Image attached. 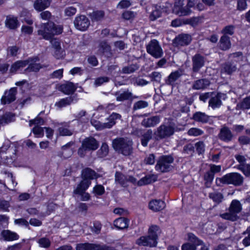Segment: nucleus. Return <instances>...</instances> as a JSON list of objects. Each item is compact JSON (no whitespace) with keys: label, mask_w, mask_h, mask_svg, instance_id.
<instances>
[{"label":"nucleus","mask_w":250,"mask_h":250,"mask_svg":"<svg viewBox=\"0 0 250 250\" xmlns=\"http://www.w3.org/2000/svg\"><path fill=\"white\" fill-rule=\"evenodd\" d=\"M62 25H56L53 22H48L41 25L38 30V34L42 36L43 39L49 40L55 35L62 33Z\"/></svg>","instance_id":"nucleus-1"},{"label":"nucleus","mask_w":250,"mask_h":250,"mask_svg":"<svg viewBox=\"0 0 250 250\" xmlns=\"http://www.w3.org/2000/svg\"><path fill=\"white\" fill-rule=\"evenodd\" d=\"M243 182V176L236 172L228 173L222 177L216 178L215 180L216 184L219 187L230 184L238 186L241 185Z\"/></svg>","instance_id":"nucleus-2"},{"label":"nucleus","mask_w":250,"mask_h":250,"mask_svg":"<svg viewBox=\"0 0 250 250\" xmlns=\"http://www.w3.org/2000/svg\"><path fill=\"white\" fill-rule=\"evenodd\" d=\"M132 146V141L128 139L119 138L112 141L113 148L124 155H129L131 153Z\"/></svg>","instance_id":"nucleus-3"},{"label":"nucleus","mask_w":250,"mask_h":250,"mask_svg":"<svg viewBox=\"0 0 250 250\" xmlns=\"http://www.w3.org/2000/svg\"><path fill=\"white\" fill-rule=\"evenodd\" d=\"M242 209V206L240 202L237 200H233L229 208V211L221 214V216L225 219L234 221L238 219V214Z\"/></svg>","instance_id":"nucleus-4"},{"label":"nucleus","mask_w":250,"mask_h":250,"mask_svg":"<svg viewBox=\"0 0 250 250\" xmlns=\"http://www.w3.org/2000/svg\"><path fill=\"white\" fill-rule=\"evenodd\" d=\"M173 158L170 155H163L159 158L155 165V170L160 172H167L172 168Z\"/></svg>","instance_id":"nucleus-5"},{"label":"nucleus","mask_w":250,"mask_h":250,"mask_svg":"<svg viewBox=\"0 0 250 250\" xmlns=\"http://www.w3.org/2000/svg\"><path fill=\"white\" fill-rule=\"evenodd\" d=\"M121 117L120 114L113 113L108 118V122L106 123H101L99 121L91 120V124L97 130L110 128L115 124V120L120 119Z\"/></svg>","instance_id":"nucleus-6"},{"label":"nucleus","mask_w":250,"mask_h":250,"mask_svg":"<svg viewBox=\"0 0 250 250\" xmlns=\"http://www.w3.org/2000/svg\"><path fill=\"white\" fill-rule=\"evenodd\" d=\"M147 52L155 59L161 58L164 54L163 50L159 43L155 39L151 40L146 45Z\"/></svg>","instance_id":"nucleus-7"},{"label":"nucleus","mask_w":250,"mask_h":250,"mask_svg":"<svg viewBox=\"0 0 250 250\" xmlns=\"http://www.w3.org/2000/svg\"><path fill=\"white\" fill-rule=\"evenodd\" d=\"M174 133V129L172 126L162 125L154 132V137L156 140L158 141L168 138L172 135Z\"/></svg>","instance_id":"nucleus-8"},{"label":"nucleus","mask_w":250,"mask_h":250,"mask_svg":"<svg viewBox=\"0 0 250 250\" xmlns=\"http://www.w3.org/2000/svg\"><path fill=\"white\" fill-rule=\"evenodd\" d=\"M188 236V240L192 244L187 243L183 244L182 246V250H196L197 246L202 245V241L198 239L194 234L189 233Z\"/></svg>","instance_id":"nucleus-9"},{"label":"nucleus","mask_w":250,"mask_h":250,"mask_svg":"<svg viewBox=\"0 0 250 250\" xmlns=\"http://www.w3.org/2000/svg\"><path fill=\"white\" fill-rule=\"evenodd\" d=\"M75 27L81 31H85L90 25V21L84 15L77 16L74 21Z\"/></svg>","instance_id":"nucleus-10"},{"label":"nucleus","mask_w":250,"mask_h":250,"mask_svg":"<svg viewBox=\"0 0 250 250\" xmlns=\"http://www.w3.org/2000/svg\"><path fill=\"white\" fill-rule=\"evenodd\" d=\"M184 0H179L176 2L173 8V11L180 16H187L190 14L191 10L187 5L184 7Z\"/></svg>","instance_id":"nucleus-11"},{"label":"nucleus","mask_w":250,"mask_h":250,"mask_svg":"<svg viewBox=\"0 0 250 250\" xmlns=\"http://www.w3.org/2000/svg\"><path fill=\"white\" fill-rule=\"evenodd\" d=\"M226 98L225 94L218 93L211 97L208 102L209 106L213 109L219 108L222 104V100H225Z\"/></svg>","instance_id":"nucleus-12"},{"label":"nucleus","mask_w":250,"mask_h":250,"mask_svg":"<svg viewBox=\"0 0 250 250\" xmlns=\"http://www.w3.org/2000/svg\"><path fill=\"white\" fill-rule=\"evenodd\" d=\"M192 70L194 72H197L205 64V59L203 56L199 54H196L192 58Z\"/></svg>","instance_id":"nucleus-13"},{"label":"nucleus","mask_w":250,"mask_h":250,"mask_svg":"<svg viewBox=\"0 0 250 250\" xmlns=\"http://www.w3.org/2000/svg\"><path fill=\"white\" fill-rule=\"evenodd\" d=\"M17 88H11L9 91H5L4 95L2 97L1 102L2 104H8L16 100Z\"/></svg>","instance_id":"nucleus-14"},{"label":"nucleus","mask_w":250,"mask_h":250,"mask_svg":"<svg viewBox=\"0 0 250 250\" xmlns=\"http://www.w3.org/2000/svg\"><path fill=\"white\" fill-rule=\"evenodd\" d=\"M191 41V36L188 34L179 35L174 40L173 44L176 47L188 45Z\"/></svg>","instance_id":"nucleus-15"},{"label":"nucleus","mask_w":250,"mask_h":250,"mask_svg":"<svg viewBox=\"0 0 250 250\" xmlns=\"http://www.w3.org/2000/svg\"><path fill=\"white\" fill-rule=\"evenodd\" d=\"M136 243L139 246H143L149 247H155L157 245L148 235L147 236H142L137 239Z\"/></svg>","instance_id":"nucleus-16"},{"label":"nucleus","mask_w":250,"mask_h":250,"mask_svg":"<svg viewBox=\"0 0 250 250\" xmlns=\"http://www.w3.org/2000/svg\"><path fill=\"white\" fill-rule=\"evenodd\" d=\"M136 181L134 177L132 176H125L120 172H117L115 174V182L122 186H126L128 182L135 183Z\"/></svg>","instance_id":"nucleus-17"},{"label":"nucleus","mask_w":250,"mask_h":250,"mask_svg":"<svg viewBox=\"0 0 250 250\" xmlns=\"http://www.w3.org/2000/svg\"><path fill=\"white\" fill-rule=\"evenodd\" d=\"M183 71L178 69L172 72L166 80V83L167 84L174 86L176 84L177 81L182 76Z\"/></svg>","instance_id":"nucleus-18"},{"label":"nucleus","mask_w":250,"mask_h":250,"mask_svg":"<svg viewBox=\"0 0 250 250\" xmlns=\"http://www.w3.org/2000/svg\"><path fill=\"white\" fill-rule=\"evenodd\" d=\"M83 146L88 151H93L97 149L99 146V143L93 137L86 138L82 142Z\"/></svg>","instance_id":"nucleus-19"},{"label":"nucleus","mask_w":250,"mask_h":250,"mask_svg":"<svg viewBox=\"0 0 250 250\" xmlns=\"http://www.w3.org/2000/svg\"><path fill=\"white\" fill-rule=\"evenodd\" d=\"M27 61H29V66L25 70L27 72H38L42 67L40 63H36L39 61L38 57H36L32 58H29Z\"/></svg>","instance_id":"nucleus-20"},{"label":"nucleus","mask_w":250,"mask_h":250,"mask_svg":"<svg viewBox=\"0 0 250 250\" xmlns=\"http://www.w3.org/2000/svg\"><path fill=\"white\" fill-rule=\"evenodd\" d=\"M161 233L160 227L156 225H151L148 229V235L156 242L158 243L159 236Z\"/></svg>","instance_id":"nucleus-21"},{"label":"nucleus","mask_w":250,"mask_h":250,"mask_svg":"<svg viewBox=\"0 0 250 250\" xmlns=\"http://www.w3.org/2000/svg\"><path fill=\"white\" fill-rule=\"evenodd\" d=\"M77 250H107L104 246L92 244H80L77 245Z\"/></svg>","instance_id":"nucleus-22"},{"label":"nucleus","mask_w":250,"mask_h":250,"mask_svg":"<svg viewBox=\"0 0 250 250\" xmlns=\"http://www.w3.org/2000/svg\"><path fill=\"white\" fill-rule=\"evenodd\" d=\"M233 135L230 129L227 127H222L219 134V138L224 142H229L231 140Z\"/></svg>","instance_id":"nucleus-23"},{"label":"nucleus","mask_w":250,"mask_h":250,"mask_svg":"<svg viewBox=\"0 0 250 250\" xmlns=\"http://www.w3.org/2000/svg\"><path fill=\"white\" fill-rule=\"evenodd\" d=\"M160 122L159 116H155L144 119L142 122V125L146 127H152L159 124Z\"/></svg>","instance_id":"nucleus-24"},{"label":"nucleus","mask_w":250,"mask_h":250,"mask_svg":"<svg viewBox=\"0 0 250 250\" xmlns=\"http://www.w3.org/2000/svg\"><path fill=\"white\" fill-rule=\"evenodd\" d=\"M166 207L165 203L161 200H153L150 201L149 208L154 211H159Z\"/></svg>","instance_id":"nucleus-25"},{"label":"nucleus","mask_w":250,"mask_h":250,"mask_svg":"<svg viewBox=\"0 0 250 250\" xmlns=\"http://www.w3.org/2000/svg\"><path fill=\"white\" fill-rule=\"evenodd\" d=\"M1 235L5 241H12L19 239V235L10 230H3L1 232Z\"/></svg>","instance_id":"nucleus-26"},{"label":"nucleus","mask_w":250,"mask_h":250,"mask_svg":"<svg viewBox=\"0 0 250 250\" xmlns=\"http://www.w3.org/2000/svg\"><path fill=\"white\" fill-rule=\"evenodd\" d=\"M91 183L90 181L83 179L74 190V193L76 194H82L88 188Z\"/></svg>","instance_id":"nucleus-27"},{"label":"nucleus","mask_w":250,"mask_h":250,"mask_svg":"<svg viewBox=\"0 0 250 250\" xmlns=\"http://www.w3.org/2000/svg\"><path fill=\"white\" fill-rule=\"evenodd\" d=\"M51 0H36L34 7L38 11H42L49 6Z\"/></svg>","instance_id":"nucleus-28"},{"label":"nucleus","mask_w":250,"mask_h":250,"mask_svg":"<svg viewBox=\"0 0 250 250\" xmlns=\"http://www.w3.org/2000/svg\"><path fill=\"white\" fill-rule=\"evenodd\" d=\"M58 131L61 136H71L73 131L69 129V124L67 123L58 124Z\"/></svg>","instance_id":"nucleus-29"},{"label":"nucleus","mask_w":250,"mask_h":250,"mask_svg":"<svg viewBox=\"0 0 250 250\" xmlns=\"http://www.w3.org/2000/svg\"><path fill=\"white\" fill-rule=\"evenodd\" d=\"M193 119L196 122H200L202 123H207L210 120V117L201 112H196L195 113L192 117Z\"/></svg>","instance_id":"nucleus-30"},{"label":"nucleus","mask_w":250,"mask_h":250,"mask_svg":"<svg viewBox=\"0 0 250 250\" xmlns=\"http://www.w3.org/2000/svg\"><path fill=\"white\" fill-rule=\"evenodd\" d=\"M129 220L123 217H120L116 219L114 222L115 227L119 229L127 228L129 225Z\"/></svg>","instance_id":"nucleus-31"},{"label":"nucleus","mask_w":250,"mask_h":250,"mask_svg":"<svg viewBox=\"0 0 250 250\" xmlns=\"http://www.w3.org/2000/svg\"><path fill=\"white\" fill-rule=\"evenodd\" d=\"M83 179L90 180L97 178L98 174L93 170L89 168L84 169L82 172Z\"/></svg>","instance_id":"nucleus-32"},{"label":"nucleus","mask_w":250,"mask_h":250,"mask_svg":"<svg viewBox=\"0 0 250 250\" xmlns=\"http://www.w3.org/2000/svg\"><path fill=\"white\" fill-rule=\"evenodd\" d=\"M157 176L156 175H147L142 178L138 182V185L140 186L151 184L157 180Z\"/></svg>","instance_id":"nucleus-33"},{"label":"nucleus","mask_w":250,"mask_h":250,"mask_svg":"<svg viewBox=\"0 0 250 250\" xmlns=\"http://www.w3.org/2000/svg\"><path fill=\"white\" fill-rule=\"evenodd\" d=\"M29 61H18L14 63L10 69L11 73H16L17 71L24 67L29 63Z\"/></svg>","instance_id":"nucleus-34"},{"label":"nucleus","mask_w":250,"mask_h":250,"mask_svg":"<svg viewBox=\"0 0 250 250\" xmlns=\"http://www.w3.org/2000/svg\"><path fill=\"white\" fill-rule=\"evenodd\" d=\"M219 47L222 50H227L231 47L230 38L226 35H223L219 41Z\"/></svg>","instance_id":"nucleus-35"},{"label":"nucleus","mask_w":250,"mask_h":250,"mask_svg":"<svg viewBox=\"0 0 250 250\" xmlns=\"http://www.w3.org/2000/svg\"><path fill=\"white\" fill-rule=\"evenodd\" d=\"M76 87L74 84L71 82H68L65 84H62L61 86V91L65 94H70L74 92L76 90Z\"/></svg>","instance_id":"nucleus-36"},{"label":"nucleus","mask_w":250,"mask_h":250,"mask_svg":"<svg viewBox=\"0 0 250 250\" xmlns=\"http://www.w3.org/2000/svg\"><path fill=\"white\" fill-rule=\"evenodd\" d=\"M116 100L118 102H123L129 99L132 97V93L129 91H125L123 92H117L115 94Z\"/></svg>","instance_id":"nucleus-37"},{"label":"nucleus","mask_w":250,"mask_h":250,"mask_svg":"<svg viewBox=\"0 0 250 250\" xmlns=\"http://www.w3.org/2000/svg\"><path fill=\"white\" fill-rule=\"evenodd\" d=\"M209 84V82L206 79H200L194 82L192 88L194 89H201L206 88Z\"/></svg>","instance_id":"nucleus-38"},{"label":"nucleus","mask_w":250,"mask_h":250,"mask_svg":"<svg viewBox=\"0 0 250 250\" xmlns=\"http://www.w3.org/2000/svg\"><path fill=\"white\" fill-rule=\"evenodd\" d=\"M6 26L11 29L17 28L19 25V23L17 18L13 17H7L5 21Z\"/></svg>","instance_id":"nucleus-39"},{"label":"nucleus","mask_w":250,"mask_h":250,"mask_svg":"<svg viewBox=\"0 0 250 250\" xmlns=\"http://www.w3.org/2000/svg\"><path fill=\"white\" fill-rule=\"evenodd\" d=\"M14 121V116L11 113H6L0 117V124L5 125Z\"/></svg>","instance_id":"nucleus-40"},{"label":"nucleus","mask_w":250,"mask_h":250,"mask_svg":"<svg viewBox=\"0 0 250 250\" xmlns=\"http://www.w3.org/2000/svg\"><path fill=\"white\" fill-rule=\"evenodd\" d=\"M236 69L237 67L235 64L230 62H228L223 65L222 72L226 73L228 74H231L235 72Z\"/></svg>","instance_id":"nucleus-41"},{"label":"nucleus","mask_w":250,"mask_h":250,"mask_svg":"<svg viewBox=\"0 0 250 250\" xmlns=\"http://www.w3.org/2000/svg\"><path fill=\"white\" fill-rule=\"evenodd\" d=\"M72 101L73 98L71 97H68L61 99L55 103V105L59 108H62L70 104Z\"/></svg>","instance_id":"nucleus-42"},{"label":"nucleus","mask_w":250,"mask_h":250,"mask_svg":"<svg viewBox=\"0 0 250 250\" xmlns=\"http://www.w3.org/2000/svg\"><path fill=\"white\" fill-rule=\"evenodd\" d=\"M209 197L216 204H218L222 202L223 196L220 192L214 191L209 193Z\"/></svg>","instance_id":"nucleus-43"},{"label":"nucleus","mask_w":250,"mask_h":250,"mask_svg":"<svg viewBox=\"0 0 250 250\" xmlns=\"http://www.w3.org/2000/svg\"><path fill=\"white\" fill-rule=\"evenodd\" d=\"M72 145L73 143L69 142L62 147V154L64 157H69L72 154L73 151L72 148H70V146Z\"/></svg>","instance_id":"nucleus-44"},{"label":"nucleus","mask_w":250,"mask_h":250,"mask_svg":"<svg viewBox=\"0 0 250 250\" xmlns=\"http://www.w3.org/2000/svg\"><path fill=\"white\" fill-rule=\"evenodd\" d=\"M152 131L151 129L147 130L142 136L141 144L144 146L147 145L148 142L152 138Z\"/></svg>","instance_id":"nucleus-45"},{"label":"nucleus","mask_w":250,"mask_h":250,"mask_svg":"<svg viewBox=\"0 0 250 250\" xmlns=\"http://www.w3.org/2000/svg\"><path fill=\"white\" fill-rule=\"evenodd\" d=\"M108 152V145L106 143H103L101 148L97 151V155L100 158H104L107 156Z\"/></svg>","instance_id":"nucleus-46"},{"label":"nucleus","mask_w":250,"mask_h":250,"mask_svg":"<svg viewBox=\"0 0 250 250\" xmlns=\"http://www.w3.org/2000/svg\"><path fill=\"white\" fill-rule=\"evenodd\" d=\"M90 16L93 21H98L104 18V13L103 11H96L93 12Z\"/></svg>","instance_id":"nucleus-47"},{"label":"nucleus","mask_w":250,"mask_h":250,"mask_svg":"<svg viewBox=\"0 0 250 250\" xmlns=\"http://www.w3.org/2000/svg\"><path fill=\"white\" fill-rule=\"evenodd\" d=\"M37 243L40 247L43 248H48L50 246L51 241L46 237H42L38 239Z\"/></svg>","instance_id":"nucleus-48"},{"label":"nucleus","mask_w":250,"mask_h":250,"mask_svg":"<svg viewBox=\"0 0 250 250\" xmlns=\"http://www.w3.org/2000/svg\"><path fill=\"white\" fill-rule=\"evenodd\" d=\"M237 168L241 170L247 177L250 176V164H245L244 165H238Z\"/></svg>","instance_id":"nucleus-49"},{"label":"nucleus","mask_w":250,"mask_h":250,"mask_svg":"<svg viewBox=\"0 0 250 250\" xmlns=\"http://www.w3.org/2000/svg\"><path fill=\"white\" fill-rule=\"evenodd\" d=\"M204 134V131L197 127H192L188 131V134L190 136L197 137Z\"/></svg>","instance_id":"nucleus-50"},{"label":"nucleus","mask_w":250,"mask_h":250,"mask_svg":"<svg viewBox=\"0 0 250 250\" xmlns=\"http://www.w3.org/2000/svg\"><path fill=\"white\" fill-rule=\"evenodd\" d=\"M138 68L139 67L136 64H131L123 67L122 72L125 74H130L133 73L138 70Z\"/></svg>","instance_id":"nucleus-51"},{"label":"nucleus","mask_w":250,"mask_h":250,"mask_svg":"<svg viewBox=\"0 0 250 250\" xmlns=\"http://www.w3.org/2000/svg\"><path fill=\"white\" fill-rule=\"evenodd\" d=\"M98 50L101 53L107 52L110 50V46L106 42L102 41L99 44Z\"/></svg>","instance_id":"nucleus-52"},{"label":"nucleus","mask_w":250,"mask_h":250,"mask_svg":"<svg viewBox=\"0 0 250 250\" xmlns=\"http://www.w3.org/2000/svg\"><path fill=\"white\" fill-rule=\"evenodd\" d=\"M238 105L243 109H250V96L244 98Z\"/></svg>","instance_id":"nucleus-53"},{"label":"nucleus","mask_w":250,"mask_h":250,"mask_svg":"<svg viewBox=\"0 0 250 250\" xmlns=\"http://www.w3.org/2000/svg\"><path fill=\"white\" fill-rule=\"evenodd\" d=\"M148 105V104L147 102L145 101H139L134 103L133 108L134 110H137L146 107Z\"/></svg>","instance_id":"nucleus-54"},{"label":"nucleus","mask_w":250,"mask_h":250,"mask_svg":"<svg viewBox=\"0 0 250 250\" xmlns=\"http://www.w3.org/2000/svg\"><path fill=\"white\" fill-rule=\"evenodd\" d=\"M234 26L232 25L226 26L222 29L221 33H223L224 35H232L234 33Z\"/></svg>","instance_id":"nucleus-55"},{"label":"nucleus","mask_w":250,"mask_h":250,"mask_svg":"<svg viewBox=\"0 0 250 250\" xmlns=\"http://www.w3.org/2000/svg\"><path fill=\"white\" fill-rule=\"evenodd\" d=\"M247 6L246 0H237L236 8L238 11L245 10L247 8Z\"/></svg>","instance_id":"nucleus-56"},{"label":"nucleus","mask_w":250,"mask_h":250,"mask_svg":"<svg viewBox=\"0 0 250 250\" xmlns=\"http://www.w3.org/2000/svg\"><path fill=\"white\" fill-rule=\"evenodd\" d=\"M19 47L16 46H10L7 48V55L16 56L19 53Z\"/></svg>","instance_id":"nucleus-57"},{"label":"nucleus","mask_w":250,"mask_h":250,"mask_svg":"<svg viewBox=\"0 0 250 250\" xmlns=\"http://www.w3.org/2000/svg\"><path fill=\"white\" fill-rule=\"evenodd\" d=\"M229 58L233 59L235 62H238L242 60L243 55L242 52H237L229 54Z\"/></svg>","instance_id":"nucleus-58"},{"label":"nucleus","mask_w":250,"mask_h":250,"mask_svg":"<svg viewBox=\"0 0 250 250\" xmlns=\"http://www.w3.org/2000/svg\"><path fill=\"white\" fill-rule=\"evenodd\" d=\"M243 234H248V236L246 237L242 241L243 244L247 247L250 246V227L248 228L246 231H244Z\"/></svg>","instance_id":"nucleus-59"},{"label":"nucleus","mask_w":250,"mask_h":250,"mask_svg":"<svg viewBox=\"0 0 250 250\" xmlns=\"http://www.w3.org/2000/svg\"><path fill=\"white\" fill-rule=\"evenodd\" d=\"M63 69L62 68L54 71L50 75L52 79H61L63 76Z\"/></svg>","instance_id":"nucleus-60"},{"label":"nucleus","mask_w":250,"mask_h":250,"mask_svg":"<svg viewBox=\"0 0 250 250\" xmlns=\"http://www.w3.org/2000/svg\"><path fill=\"white\" fill-rule=\"evenodd\" d=\"M149 77L151 78V81H154L159 83L162 78V75L159 72L154 71L149 75Z\"/></svg>","instance_id":"nucleus-61"},{"label":"nucleus","mask_w":250,"mask_h":250,"mask_svg":"<svg viewBox=\"0 0 250 250\" xmlns=\"http://www.w3.org/2000/svg\"><path fill=\"white\" fill-rule=\"evenodd\" d=\"M77 12V8L73 6L66 7L64 10V14L66 16L71 17L74 15Z\"/></svg>","instance_id":"nucleus-62"},{"label":"nucleus","mask_w":250,"mask_h":250,"mask_svg":"<svg viewBox=\"0 0 250 250\" xmlns=\"http://www.w3.org/2000/svg\"><path fill=\"white\" fill-rule=\"evenodd\" d=\"M120 71V68L116 65H111L108 68V73L113 75L118 74Z\"/></svg>","instance_id":"nucleus-63"},{"label":"nucleus","mask_w":250,"mask_h":250,"mask_svg":"<svg viewBox=\"0 0 250 250\" xmlns=\"http://www.w3.org/2000/svg\"><path fill=\"white\" fill-rule=\"evenodd\" d=\"M44 128L41 127L39 125H36L33 128V133L38 136V137H42L43 136Z\"/></svg>","instance_id":"nucleus-64"}]
</instances>
